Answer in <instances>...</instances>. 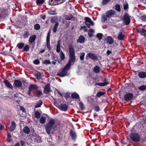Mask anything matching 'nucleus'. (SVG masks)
<instances>
[{
    "mask_svg": "<svg viewBox=\"0 0 146 146\" xmlns=\"http://www.w3.org/2000/svg\"><path fill=\"white\" fill-rule=\"evenodd\" d=\"M60 56L62 60H64L65 58V56L62 51H61L60 54Z\"/></svg>",
    "mask_w": 146,
    "mask_h": 146,
    "instance_id": "4c0bfd02",
    "label": "nucleus"
},
{
    "mask_svg": "<svg viewBox=\"0 0 146 146\" xmlns=\"http://www.w3.org/2000/svg\"><path fill=\"white\" fill-rule=\"evenodd\" d=\"M106 94V93L105 92L99 91L97 93L96 96L98 97L99 98L105 94Z\"/></svg>",
    "mask_w": 146,
    "mask_h": 146,
    "instance_id": "cd10ccee",
    "label": "nucleus"
},
{
    "mask_svg": "<svg viewBox=\"0 0 146 146\" xmlns=\"http://www.w3.org/2000/svg\"><path fill=\"white\" fill-rule=\"evenodd\" d=\"M123 8H124V10H125L127 9L128 8V4H127L125 5H124Z\"/></svg>",
    "mask_w": 146,
    "mask_h": 146,
    "instance_id": "69168bd1",
    "label": "nucleus"
},
{
    "mask_svg": "<svg viewBox=\"0 0 146 146\" xmlns=\"http://www.w3.org/2000/svg\"><path fill=\"white\" fill-rule=\"evenodd\" d=\"M115 9L118 12H120L121 10L120 6L118 4H116L115 5Z\"/></svg>",
    "mask_w": 146,
    "mask_h": 146,
    "instance_id": "49530a36",
    "label": "nucleus"
},
{
    "mask_svg": "<svg viewBox=\"0 0 146 146\" xmlns=\"http://www.w3.org/2000/svg\"><path fill=\"white\" fill-rule=\"evenodd\" d=\"M44 0H36V3L37 5H39L43 4L44 2Z\"/></svg>",
    "mask_w": 146,
    "mask_h": 146,
    "instance_id": "72a5a7b5",
    "label": "nucleus"
},
{
    "mask_svg": "<svg viewBox=\"0 0 146 146\" xmlns=\"http://www.w3.org/2000/svg\"><path fill=\"white\" fill-rule=\"evenodd\" d=\"M107 16H106L105 15H103L102 16V21L103 23H105V21L107 20Z\"/></svg>",
    "mask_w": 146,
    "mask_h": 146,
    "instance_id": "09e8293b",
    "label": "nucleus"
},
{
    "mask_svg": "<svg viewBox=\"0 0 146 146\" xmlns=\"http://www.w3.org/2000/svg\"><path fill=\"white\" fill-rule=\"evenodd\" d=\"M46 45L48 50H50L51 49V47L50 44V41H46Z\"/></svg>",
    "mask_w": 146,
    "mask_h": 146,
    "instance_id": "5fc2aeb1",
    "label": "nucleus"
},
{
    "mask_svg": "<svg viewBox=\"0 0 146 146\" xmlns=\"http://www.w3.org/2000/svg\"><path fill=\"white\" fill-rule=\"evenodd\" d=\"M20 142L21 146H25V143L24 141L21 140L20 141Z\"/></svg>",
    "mask_w": 146,
    "mask_h": 146,
    "instance_id": "0e129e2a",
    "label": "nucleus"
},
{
    "mask_svg": "<svg viewBox=\"0 0 146 146\" xmlns=\"http://www.w3.org/2000/svg\"><path fill=\"white\" fill-rule=\"evenodd\" d=\"M70 94L69 93H67L64 96V97L66 99H67L68 98H70Z\"/></svg>",
    "mask_w": 146,
    "mask_h": 146,
    "instance_id": "e2e57ef3",
    "label": "nucleus"
},
{
    "mask_svg": "<svg viewBox=\"0 0 146 146\" xmlns=\"http://www.w3.org/2000/svg\"><path fill=\"white\" fill-rule=\"evenodd\" d=\"M111 0H102V4L103 5H106L109 3Z\"/></svg>",
    "mask_w": 146,
    "mask_h": 146,
    "instance_id": "de8ad7c7",
    "label": "nucleus"
},
{
    "mask_svg": "<svg viewBox=\"0 0 146 146\" xmlns=\"http://www.w3.org/2000/svg\"><path fill=\"white\" fill-rule=\"evenodd\" d=\"M106 40L108 44H111L113 43V39L111 36H108L107 37Z\"/></svg>",
    "mask_w": 146,
    "mask_h": 146,
    "instance_id": "4be33fe9",
    "label": "nucleus"
},
{
    "mask_svg": "<svg viewBox=\"0 0 146 146\" xmlns=\"http://www.w3.org/2000/svg\"><path fill=\"white\" fill-rule=\"evenodd\" d=\"M61 1L62 0H50L49 3L51 5L54 6L59 4V2Z\"/></svg>",
    "mask_w": 146,
    "mask_h": 146,
    "instance_id": "f8f14e48",
    "label": "nucleus"
},
{
    "mask_svg": "<svg viewBox=\"0 0 146 146\" xmlns=\"http://www.w3.org/2000/svg\"><path fill=\"white\" fill-rule=\"evenodd\" d=\"M71 97L73 99H78L79 98V96L77 93L74 92L72 94Z\"/></svg>",
    "mask_w": 146,
    "mask_h": 146,
    "instance_id": "a878e982",
    "label": "nucleus"
},
{
    "mask_svg": "<svg viewBox=\"0 0 146 146\" xmlns=\"http://www.w3.org/2000/svg\"><path fill=\"white\" fill-rule=\"evenodd\" d=\"M109 84L108 82H104L103 83H96L95 84V86L98 85L101 86L107 85Z\"/></svg>",
    "mask_w": 146,
    "mask_h": 146,
    "instance_id": "bb28decb",
    "label": "nucleus"
},
{
    "mask_svg": "<svg viewBox=\"0 0 146 146\" xmlns=\"http://www.w3.org/2000/svg\"><path fill=\"white\" fill-rule=\"evenodd\" d=\"M85 42V38L83 35L80 36L77 40V42L83 43Z\"/></svg>",
    "mask_w": 146,
    "mask_h": 146,
    "instance_id": "6ab92c4d",
    "label": "nucleus"
},
{
    "mask_svg": "<svg viewBox=\"0 0 146 146\" xmlns=\"http://www.w3.org/2000/svg\"><path fill=\"white\" fill-rule=\"evenodd\" d=\"M84 19L85 21V23H89L91 20V19L88 17H86Z\"/></svg>",
    "mask_w": 146,
    "mask_h": 146,
    "instance_id": "680f3d73",
    "label": "nucleus"
},
{
    "mask_svg": "<svg viewBox=\"0 0 146 146\" xmlns=\"http://www.w3.org/2000/svg\"><path fill=\"white\" fill-rule=\"evenodd\" d=\"M73 18L72 15L70 14L69 15H66L65 17V19L66 20H72Z\"/></svg>",
    "mask_w": 146,
    "mask_h": 146,
    "instance_id": "473e14b6",
    "label": "nucleus"
},
{
    "mask_svg": "<svg viewBox=\"0 0 146 146\" xmlns=\"http://www.w3.org/2000/svg\"><path fill=\"white\" fill-rule=\"evenodd\" d=\"M133 96V94L132 93H129L124 95L123 98L125 101H129L132 99Z\"/></svg>",
    "mask_w": 146,
    "mask_h": 146,
    "instance_id": "6e6552de",
    "label": "nucleus"
},
{
    "mask_svg": "<svg viewBox=\"0 0 146 146\" xmlns=\"http://www.w3.org/2000/svg\"><path fill=\"white\" fill-rule=\"evenodd\" d=\"M23 131L24 133L26 134H29L30 133V129L27 126H25L23 128Z\"/></svg>",
    "mask_w": 146,
    "mask_h": 146,
    "instance_id": "b1692460",
    "label": "nucleus"
},
{
    "mask_svg": "<svg viewBox=\"0 0 146 146\" xmlns=\"http://www.w3.org/2000/svg\"><path fill=\"white\" fill-rule=\"evenodd\" d=\"M136 31L141 35L145 36L146 35V30L144 29L137 28L136 29Z\"/></svg>",
    "mask_w": 146,
    "mask_h": 146,
    "instance_id": "9b49d317",
    "label": "nucleus"
},
{
    "mask_svg": "<svg viewBox=\"0 0 146 146\" xmlns=\"http://www.w3.org/2000/svg\"><path fill=\"white\" fill-rule=\"evenodd\" d=\"M16 127V124L15 122L13 121L12 122L10 128V130L11 131H13L15 129Z\"/></svg>",
    "mask_w": 146,
    "mask_h": 146,
    "instance_id": "aec40b11",
    "label": "nucleus"
},
{
    "mask_svg": "<svg viewBox=\"0 0 146 146\" xmlns=\"http://www.w3.org/2000/svg\"><path fill=\"white\" fill-rule=\"evenodd\" d=\"M50 85L49 83H48L44 87V93L45 94H48L51 91Z\"/></svg>",
    "mask_w": 146,
    "mask_h": 146,
    "instance_id": "9d476101",
    "label": "nucleus"
},
{
    "mask_svg": "<svg viewBox=\"0 0 146 146\" xmlns=\"http://www.w3.org/2000/svg\"><path fill=\"white\" fill-rule=\"evenodd\" d=\"M25 45V44L23 42L19 43L17 45V47L19 49L23 48Z\"/></svg>",
    "mask_w": 146,
    "mask_h": 146,
    "instance_id": "7c9ffc66",
    "label": "nucleus"
},
{
    "mask_svg": "<svg viewBox=\"0 0 146 146\" xmlns=\"http://www.w3.org/2000/svg\"><path fill=\"white\" fill-rule=\"evenodd\" d=\"M67 70L63 68L58 73L57 75L60 77H63L67 75Z\"/></svg>",
    "mask_w": 146,
    "mask_h": 146,
    "instance_id": "1a4fd4ad",
    "label": "nucleus"
},
{
    "mask_svg": "<svg viewBox=\"0 0 146 146\" xmlns=\"http://www.w3.org/2000/svg\"><path fill=\"white\" fill-rule=\"evenodd\" d=\"M23 47L24 48L23 51L26 52L28 51L29 50L30 48V46L28 44L26 45L25 46H24Z\"/></svg>",
    "mask_w": 146,
    "mask_h": 146,
    "instance_id": "ea45409f",
    "label": "nucleus"
},
{
    "mask_svg": "<svg viewBox=\"0 0 146 146\" xmlns=\"http://www.w3.org/2000/svg\"><path fill=\"white\" fill-rule=\"evenodd\" d=\"M34 139L37 142H39L40 141L41 138L39 136L36 135H34Z\"/></svg>",
    "mask_w": 146,
    "mask_h": 146,
    "instance_id": "c756f323",
    "label": "nucleus"
},
{
    "mask_svg": "<svg viewBox=\"0 0 146 146\" xmlns=\"http://www.w3.org/2000/svg\"><path fill=\"white\" fill-rule=\"evenodd\" d=\"M33 62L35 65H38L40 64V62L38 59H36L34 60Z\"/></svg>",
    "mask_w": 146,
    "mask_h": 146,
    "instance_id": "603ef678",
    "label": "nucleus"
},
{
    "mask_svg": "<svg viewBox=\"0 0 146 146\" xmlns=\"http://www.w3.org/2000/svg\"><path fill=\"white\" fill-rule=\"evenodd\" d=\"M36 94L38 97H40V96L42 94V92L39 90H38L36 93Z\"/></svg>",
    "mask_w": 146,
    "mask_h": 146,
    "instance_id": "864d4df0",
    "label": "nucleus"
},
{
    "mask_svg": "<svg viewBox=\"0 0 146 146\" xmlns=\"http://www.w3.org/2000/svg\"><path fill=\"white\" fill-rule=\"evenodd\" d=\"M115 12L113 10H110L108 11L106 13V16L108 18H111L113 15H115Z\"/></svg>",
    "mask_w": 146,
    "mask_h": 146,
    "instance_id": "ddd939ff",
    "label": "nucleus"
},
{
    "mask_svg": "<svg viewBox=\"0 0 146 146\" xmlns=\"http://www.w3.org/2000/svg\"><path fill=\"white\" fill-rule=\"evenodd\" d=\"M83 104L81 102L79 103V106L80 109L82 110H84L85 109V108L83 106Z\"/></svg>",
    "mask_w": 146,
    "mask_h": 146,
    "instance_id": "c03bdc74",
    "label": "nucleus"
},
{
    "mask_svg": "<svg viewBox=\"0 0 146 146\" xmlns=\"http://www.w3.org/2000/svg\"><path fill=\"white\" fill-rule=\"evenodd\" d=\"M42 63L47 65L50 64H51V62L49 60H46L44 61Z\"/></svg>",
    "mask_w": 146,
    "mask_h": 146,
    "instance_id": "8fccbe9b",
    "label": "nucleus"
},
{
    "mask_svg": "<svg viewBox=\"0 0 146 146\" xmlns=\"http://www.w3.org/2000/svg\"><path fill=\"white\" fill-rule=\"evenodd\" d=\"M60 108L62 110L66 111L67 110L68 106L65 104H62L60 106Z\"/></svg>",
    "mask_w": 146,
    "mask_h": 146,
    "instance_id": "412c9836",
    "label": "nucleus"
},
{
    "mask_svg": "<svg viewBox=\"0 0 146 146\" xmlns=\"http://www.w3.org/2000/svg\"><path fill=\"white\" fill-rule=\"evenodd\" d=\"M42 104V101L41 100H39L36 105L35 108H37L40 107Z\"/></svg>",
    "mask_w": 146,
    "mask_h": 146,
    "instance_id": "c9c22d12",
    "label": "nucleus"
},
{
    "mask_svg": "<svg viewBox=\"0 0 146 146\" xmlns=\"http://www.w3.org/2000/svg\"><path fill=\"white\" fill-rule=\"evenodd\" d=\"M141 20L144 22L146 21V15H143L141 17Z\"/></svg>",
    "mask_w": 146,
    "mask_h": 146,
    "instance_id": "bf43d9fd",
    "label": "nucleus"
},
{
    "mask_svg": "<svg viewBox=\"0 0 146 146\" xmlns=\"http://www.w3.org/2000/svg\"><path fill=\"white\" fill-rule=\"evenodd\" d=\"M22 82L19 80H14V82L13 85L17 87H20L22 86Z\"/></svg>",
    "mask_w": 146,
    "mask_h": 146,
    "instance_id": "2eb2a0df",
    "label": "nucleus"
},
{
    "mask_svg": "<svg viewBox=\"0 0 146 146\" xmlns=\"http://www.w3.org/2000/svg\"><path fill=\"white\" fill-rule=\"evenodd\" d=\"M4 82L5 84V86L8 88H9L11 89H13V87L10 83L7 80H4Z\"/></svg>",
    "mask_w": 146,
    "mask_h": 146,
    "instance_id": "a211bd4d",
    "label": "nucleus"
},
{
    "mask_svg": "<svg viewBox=\"0 0 146 146\" xmlns=\"http://www.w3.org/2000/svg\"><path fill=\"white\" fill-rule=\"evenodd\" d=\"M130 16L128 13H125L122 18L123 23L125 25H128L130 23Z\"/></svg>",
    "mask_w": 146,
    "mask_h": 146,
    "instance_id": "39448f33",
    "label": "nucleus"
},
{
    "mask_svg": "<svg viewBox=\"0 0 146 146\" xmlns=\"http://www.w3.org/2000/svg\"><path fill=\"white\" fill-rule=\"evenodd\" d=\"M131 139L134 142H138L140 141V137L137 133H132L130 135Z\"/></svg>",
    "mask_w": 146,
    "mask_h": 146,
    "instance_id": "20e7f679",
    "label": "nucleus"
},
{
    "mask_svg": "<svg viewBox=\"0 0 146 146\" xmlns=\"http://www.w3.org/2000/svg\"><path fill=\"white\" fill-rule=\"evenodd\" d=\"M55 120L54 119L49 120L48 123L45 126V129L47 133L49 135L50 133L53 132L57 129V126L55 124Z\"/></svg>",
    "mask_w": 146,
    "mask_h": 146,
    "instance_id": "f03ea898",
    "label": "nucleus"
},
{
    "mask_svg": "<svg viewBox=\"0 0 146 146\" xmlns=\"http://www.w3.org/2000/svg\"><path fill=\"white\" fill-rule=\"evenodd\" d=\"M88 57H89V58L93 60H98V56L96 54H95L93 53L90 52L88 53L86 55V59H88Z\"/></svg>",
    "mask_w": 146,
    "mask_h": 146,
    "instance_id": "0eeeda50",
    "label": "nucleus"
},
{
    "mask_svg": "<svg viewBox=\"0 0 146 146\" xmlns=\"http://www.w3.org/2000/svg\"><path fill=\"white\" fill-rule=\"evenodd\" d=\"M40 121L41 123L43 124L45 122L46 118L42 116L41 117Z\"/></svg>",
    "mask_w": 146,
    "mask_h": 146,
    "instance_id": "58836bf2",
    "label": "nucleus"
},
{
    "mask_svg": "<svg viewBox=\"0 0 146 146\" xmlns=\"http://www.w3.org/2000/svg\"><path fill=\"white\" fill-rule=\"evenodd\" d=\"M58 22H56L53 27V32L54 33H55L57 31L58 29Z\"/></svg>",
    "mask_w": 146,
    "mask_h": 146,
    "instance_id": "c85d7f7f",
    "label": "nucleus"
},
{
    "mask_svg": "<svg viewBox=\"0 0 146 146\" xmlns=\"http://www.w3.org/2000/svg\"><path fill=\"white\" fill-rule=\"evenodd\" d=\"M34 28L35 30H38L40 28V25L38 24H36L34 25Z\"/></svg>",
    "mask_w": 146,
    "mask_h": 146,
    "instance_id": "3c124183",
    "label": "nucleus"
},
{
    "mask_svg": "<svg viewBox=\"0 0 146 146\" xmlns=\"http://www.w3.org/2000/svg\"><path fill=\"white\" fill-rule=\"evenodd\" d=\"M60 40L57 41V44L56 46V51L58 53H59L60 51Z\"/></svg>",
    "mask_w": 146,
    "mask_h": 146,
    "instance_id": "393cba45",
    "label": "nucleus"
},
{
    "mask_svg": "<svg viewBox=\"0 0 146 146\" xmlns=\"http://www.w3.org/2000/svg\"><path fill=\"white\" fill-rule=\"evenodd\" d=\"M85 53L84 52L81 53L80 55V59L81 61H83L84 59Z\"/></svg>",
    "mask_w": 146,
    "mask_h": 146,
    "instance_id": "37998d69",
    "label": "nucleus"
},
{
    "mask_svg": "<svg viewBox=\"0 0 146 146\" xmlns=\"http://www.w3.org/2000/svg\"><path fill=\"white\" fill-rule=\"evenodd\" d=\"M35 77L38 80L41 79L42 78L41 73L40 72H38L37 74L35 75Z\"/></svg>",
    "mask_w": 146,
    "mask_h": 146,
    "instance_id": "f704fd0d",
    "label": "nucleus"
},
{
    "mask_svg": "<svg viewBox=\"0 0 146 146\" xmlns=\"http://www.w3.org/2000/svg\"><path fill=\"white\" fill-rule=\"evenodd\" d=\"M36 36L35 35H31L29 39V42L30 43L33 42L36 40Z\"/></svg>",
    "mask_w": 146,
    "mask_h": 146,
    "instance_id": "5701e85b",
    "label": "nucleus"
},
{
    "mask_svg": "<svg viewBox=\"0 0 146 146\" xmlns=\"http://www.w3.org/2000/svg\"><path fill=\"white\" fill-rule=\"evenodd\" d=\"M93 71L96 73H98L100 71V68L97 66H96L94 68Z\"/></svg>",
    "mask_w": 146,
    "mask_h": 146,
    "instance_id": "2f4dec72",
    "label": "nucleus"
},
{
    "mask_svg": "<svg viewBox=\"0 0 146 146\" xmlns=\"http://www.w3.org/2000/svg\"><path fill=\"white\" fill-rule=\"evenodd\" d=\"M112 53L111 51V50H108L106 52V54L107 56L109 55Z\"/></svg>",
    "mask_w": 146,
    "mask_h": 146,
    "instance_id": "338daca9",
    "label": "nucleus"
},
{
    "mask_svg": "<svg viewBox=\"0 0 146 146\" xmlns=\"http://www.w3.org/2000/svg\"><path fill=\"white\" fill-rule=\"evenodd\" d=\"M38 86L36 84H31L30 85L27 94L29 96H31L32 90H37L38 89Z\"/></svg>",
    "mask_w": 146,
    "mask_h": 146,
    "instance_id": "423d86ee",
    "label": "nucleus"
},
{
    "mask_svg": "<svg viewBox=\"0 0 146 146\" xmlns=\"http://www.w3.org/2000/svg\"><path fill=\"white\" fill-rule=\"evenodd\" d=\"M125 35L123 34L120 31L119 32L118 35V39L120 40H123L125 39Z\"/></svg>",
    "mask_w": 146,
    "mask_h": 146,
    "instance_id": "dca6fc26",
    "label": "nucleus"
},
{
    "mask_svg": "<svg viewBox=\"0 0 146 146\" xmlns=\"http://www.w3.org/2000/svg\"><path fill=\"white\" fill-rule=\"evenodd\" d=\"M29 35V33L28 31H25L23 35V37L24 38H27L28 37V36Z\"/></svg>",
    "mask_w": 146,
    "mask_h": 146,
    "instance_id": "79ce46f5",
    "label": "nucleus"
},
{
    "mask_svg": "<svg viewBox=\"0 0 146 146\" xmlns=\"http://www.w3.org/2000/svg\"><path fill=\"white\" fill-rule=\"evenodd\" d=\"M8 15V11L7 9L0 8V21L5 19Z\"/></svg>",
    "mask_w": 146,
    "mask_h": 146,
    "instance_id": "7ed1b4c3",
    "label": "nucleus"
},
{
    "mask_svg": "<svg viewBox=\"0 0 146 146\" xmlns=\"http://www.w3.org/2000/svg\"><path fill=\"white\" fill-rule=\"evenodd\" d=\"M4 126L3 125L0 124V130H2L3 129L4 127Z\"/></svg>",
    "mask_w": 146,
    "mask_h": 146,
    "instance_id": "774afa93",
    "label": "nucleus"
},
{
    "mask_svg": "<svg viewBox=\"0 0 146 146\" xmlns=\"http://www.w3.org/2000/svg\"><path fill=\"white\" fill-rule=\"evenodd\" d=\"M70 135L72 140H75L77 137V134L76 132L72 130H71L69 132Z\"/></svg>",
    "mask_w": 146,
    "mask_h": 146,
    "instance_id": "4468645a",
    "label": "nucleus"
},
{
    "mask_svg": "<svg viewBox=\"0 0 146 146\" xmlns=\"http://www.w3.org/2000/svg\"><path fill=\"white\" fill-rule=\"evenodd\" d=\"M68 48L69 52V59L68 63L64 68L67 72L71 67L72 63H74L76 60L74 49L73 46L69 45Z\"/></svg>",
    "mask_w": 146,
    "mask_h": 146,
    "instance_id": "f257e3e1",
    "label": "nucleus"
},
{
    "mask_svg": "<svg viewBox=\"0 0 146 146\" xmlns=\"http://www.w3.org/2000/svg\"><path fill=\"white\" fill-rule=\"evenodd\" d=\"M11 137V134L10 133H8L7 138V141H9V142L11 141V139H9Z\"/></svg>",
    "mask_w": 146,
    "mask_h": 146,
    "instance_id": "052dcab7",
    "label": "nucleus"
},
{
    "mask_svg": "<svg viewBox=\"0 0 146 146\" xmlns=\"http://www.w3.org/2000/svg\"><path fill=\"white\" fill-rule=\"evenodd\" d=\"M103 35L101 33H98L96 35V37L99 40H100L102 38Z\"/></svg>",
    "mask_w": 146,
    "mask_h": 146,
    "instance_id": "a19ab883",
    "label": "nucleus"
},
{
    "mask_svg": "<svg viewBox=\"0 0 146 146\" xmlns=\"http://www.w3.org/2000/svg\"><path fill=\"white\" fill-rule=\"evenodd\" d=\"M19 106L20 108V110L22 111L23 112V113H25L26 112V110L25 108L22 106Z\"/></svg>",
    "mask_w": 146,
    "mask_h": 146,
    "instance_id": "13d9d810",
    "label": "nucleus"
},
{
    "mask_svg": "<svg viewBox=\"0 0 146 146\" xmlns=\"http://www.w3.org/2000/svg\"><path fill=\"white\" fill-rule=\"evenodd\" d=\"M50 32H49L47 34L46 38V41H50Z\"/></svg>",
    "mask_w": 146,
    "mask_h": 146,
    "instance_id": "6e6d98bb",
    "label": "nucleus"
},
{
    "mask_svg": "<svg viewBox=\"0 0 146 146\" xmlns=\"http://www.w3.org/2000/svg\"><path fill=\"white\" fill-rule=\"evenodd\" d=\"M138 89L141 91H144L146 89V86L143 85L141 86L138 87Z\"/></svg>",
    "mask_w": 146,
    "mask_h": 146,
    "instance_id": "e433bc0d",
    "label": "nucleus"
},
{
    "mask_svg": "<svg viewBox=\"0 0 146 146\" xmlns=\"http://www.w3.org/2000/svg\"><path fill=\"white\" fill-rule=\"evenodd\" d=\"M35 116L37 119H38L40 117V114L38 111H36L35 112Z\"/></svg>",
    "mask_w": 146,
    "mask_h": 146,
    "instance_id": "a18cd8bd",
    "label": "nucleus"
},
{
    "mask_svg": "<svg viewBox=\"0 0 146 146\" xmlns=\"http://www.w3.org/2000/svg\"><path fill=\"white\" fill-rule=\"evenodd\" d=\"M139 77L141 78H146V72L141 71L139 72L138 74Z\"/></svg>",
    "mask_w": 146,
    "mask_h": 146,
    "instance_id": "f3484780",
    "label": "nucleus"
},
{
    "mask_svg": "<svg viewBox=\"0 0 146 146\" xmlns=\"http://www.w3.org/2000/svg\"><path fill=\"white\" fill-rule=\"evenodd\" d=\"M94 110L97 112H99L100 110V107L98 106H96L94 108Z\"/></svg>",
    "mask_w": 146,
    "mask_h": 146,
    "instance_id": "4d7b16f0",
    "label": "nucleus"
}]
</instances>
